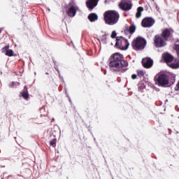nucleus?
Segmentation results:
<instances>
[{
	"label": "nucleus",
	"instance_id": "nucleus-23",
	"mask_svg": "<svg viewBox=\"0 0 179 179\" xmlns=\"http://www.w3.org/2000/svg\"><path fill=\"white\" fill-rule=\"evenodd\" d=\"M117 36V32H115V31H112V34H111V35H110V37L112 38H115V36Z\"/></svg>",
	"mask_w": 179,
	"mask_h": 179
},
{
	"label": "nucleus",
	"instance_id": "nucleus-6",
	"mask_svg": "<svg viewBox=\"0 0 179 179\" xmlns=\"http://www.w3.org/2000/svg\"><path fill=\"white\" fill-rule=\"evenodd\" d=\"M166 39H164L162 36L156 35L154 38V45L157 47V48L164 47V45H167V43H166Z\"/></svg>",
	"mask_w": 179,
	"mask_h": 179
},
{
	"label": "nucleus",
	"instance_id": "nucleus-20",
	"mask_svg": "<svg viewBox=\"0 0 179 179\" xmlns=\"http://www.w3.org/2000/svg\"><path fill=\"white\" fill-rule=\"evenodd\" d=\"M22 97H24V99H25L26 100H27V99H29V94L27 93V92H22Z\"/></svg>",
	"mask_w": 179,
	"mask_h": 179
},
{
	"label": "nucleus",
	"instance_id": "nucleus-7",
	"mask_svg": "<svg viewBox=\"0 0 179 179\" xmlns=\"http://www.w3.org/2000/svg\"><path fill=\"white\" fill-rule=\"evenodd\" d=\"M119 7L122 10H131L132 8V2L129 0H122L119 4Z\"/></svg>",
	"mask_w": 179,
	"mask_h": 179
},
{
	"label": "nucleus",
	"instance_id": "nucleus-25",
	"mask_svg": "<svg viewBox=\"0 0 179 179\" xmlns=\"http://www.w3.org/2000/svg\"><path fill=\"white\" fill-rule=\"evenodd\" d=\"M131 78H132V79H136V75L133 74Z\"/></svg>",
	"mask_w": 179,
	"mask_h": 179
},
{
	"label": "nucleus",
	"instance_id": "nucleus-5",
	"mask_svg": "<svg viewBox=\"0 0 179 179\" xmlns=\"http://www.w3.org/2000/svg\"><path fill=\"white\" fill-rule=\"evenodd\" d=\"M132 45L134 50H143L146 45V41L142 38H137L133 41Z\"/></svg>",
	"mask_w": 179,
	"mask_h": 179
},
{
	"label": "nucleus",
	"instance_id": "nucleus-16",
	"mask_svg": "<svg viewBox=\"0 0 179 179\" xmlns=\"http://www.w3.org/2000/svg\"><path fill=\"white\" fill-rule=\"evenodd\" d=\"M98 18L99 17L96 15V13H91L88 16V19L91 22H96V20H97Z\"/></svg>",
	"mask_w": 179,
	"mask_h": 179
},
{
	"label": "nucleus",
	"instance_id": "nucleus-11",
	"mask_svg": "<svg viewBox=\"0 0 179 179\" xmlns=\"http://www.w3.org/2000/svg\"><path fill=\"white\" fill-rule=\"evenodd\" d=\"M98 2L99 0H87L86 2L87 8H88L90 10H92V9H94L97 6Z\"/></svg>",
	"mask_w": 179,
	"mask_h": 179
},
{
	"label": "nucleus",
	"instance_id": "nucleus-10",
	"mask_svg": "<svg viewBox=\"0 0 179 179\" xmlns=\"http://www.w3.org/2000/svg\"><path fill=\"white\" fill-rule=\"evenodd\" d=\"M142 64L144 68H151L153 65V60L148 57L144 58L142 60Z\"/></svg>",
	"mask_w": 179,
	"mask_h": 179
},
{
	"label": "nucleus",
	"instance_id": "nucleus-8",
	"mask_svg": "<svg viewBox=\"0 0 179 179\" xmlns=\"http://www.w3.org/2000/svg\"><path fill=\"white\" fill-rule=\"evenodd\" d=\"M155 20L152 17H145L141 22L143 27H152L155 24Z\"/></svg>",
	"mask_w": 179,
	"mask_h": 179
},
{
	"label": "nucleus",
	"instance_id": "nucleus-21",
	"mask_svg": "<svg viewBox=\"0 0 179 179\" xmlns=\"http://www.w3.org/2000/svg\"><path fill=\"white\" fill-rule=\"evenodd\" d=\"M137 73L140 76H145V72H143V71L142 70H138L137 71Z\"/></svg>",
	"mask_w": 179,
	"mask_h": 179
},
{
	"label": "nucleus",
	"instance_id": "nucleus-17",
	"mask_svg": "<svg viewBox=\"0 0 179 179\" xmlns=\"http://www.w3.org/2000/svg\"><path fill=\"white\" fill-rule=\"evenodd\" d=\"M142 12H143V8L138 7L137 8V13L136 14V17L139 18L141 16H142Z\"/></svg>",
	"mask_w": 179,
	"mask_h": 179
},
{
	"label": "nucleus",
	"instance_id": "nucleus-18",
	"mask_svg": "<svg viewBox=\"0 0 179 179\" xmlns=\"http://www.w3.org/2000/svg\"><path fill=\"white\" fill-rule=\"evenodd\" d=\"M135 30H136L135 26L131 25L129 28V29L124 30V33H128V31H129L131 34H132L135 33Z\"/></svg>",
	"mask_w": 179,
	"mask_h": 179
},
{
	"label": "nucleus",
	"instance_id": "nucleus-2",
	"mask_svg": "<svg viewBox=\"0 0 179 179\" xmlns=\"http://www.w3.org/2000/svg\"><path fill=\"white\" fill-rule=\"evenodd\" d=\"M120 19V14L117 11L115 10H108L104 13V20L106 24H110L113 26V24H115L118 22Z\"/></svg>",
	"mask_w": 179,
	"mask_h": 179
},
{
	"label": "nucleus",
	"instance_id": "nucleus-4",
	"mask_svg": "<svg viewBox=\"0 0 179 179\" xmlns=\"http://www.w3.org/2000/svg\"><path fill=\"white\" fill-rule=\"evenodd\" d=\"M116 40L115 47L120 48V50H128V47H129L128 40L122 36H120V38H117Z\"/></svg>",
	"mask_w": 179,
	"mask_h": 179
},
{
	"label": "nucleus",
	"instance_id": "nucleus-26",
	"mask_svg": "<svg viewBox=\"0 0 179 179\" xmlns=\"http://www.w3.org/2000/svg\"><path fill=\"white\" fill-rule=\"evenodd\" d=\"M13 86H15V83L14 82L11 83V84H10L11 87H13Z\"/></svg>",
	"mask_w": 179,
	"mask_h": 179
},
{
	"label": "nucleus",
	"instance_id": "nucleus-15",
	"mask_svg": "<svg viewBox=\"0 0 179 179\" xmlns=\"http://www.w3.org/2000/svg\"><path fill=\"white\" fill-rule=\"evenodd\" d=\"M169 66H170V68H172L173 69H177L179 68V60L177 59L176 60V62L173 63H169L168 64Z\"/></svg>",
	"mask_w": 179,
	"mask_h": 179
},
{
	"label": "nucleus",
	"instance_id": "nucleus-14",
	"mask_svg": "<svg viewBox=\"0 0 179 179\" xmlns=\"http://www.w3.org/2000/svg\"><path fill=\"white\" fill-rule=\"evenodd\" d=\"M163 57L164 61L167 62V64H170V62H171V61H173V56L169 53L164 54Z\"/></svg>",
	"mask_w": 179,
	"mask_h": 179
},
{
	"label": "nucleus",
	"instance_id": "nucleus-13",
	"mask_svg": "<svg viewBox=\"0 0 179 179\" xmlns=\"http://www.w3.org/2000/svg\"><path fill=\"white\" fill-rule=\"evenodd\" d=\"M2 52H3L8 57H12L13 55V50L9 49V46H6L2 48Z\"/></svg>",
	"mask_w": 179,
	"mask_h": 179
},
{
	"label": "nucleus",
	"instance_id": "nucleus-12",
	"mask_svg": "<svg viewBox=\"0 0 179 179\" xmlns=\"http://www.w3.org/2000/svg\"><path fill=\"white\" fill-rule=\"evenodd\" d=\"M171 33H173V31L171 29H165L163 30L161 36H162L163 38H164V40L167 41V38L170 37V35L171 34Z\"/></svg>",
	"mask_w": 179,
	"mask_h": 179
},
{
	"label": "nucleus",
	"instance_id": "nucleus-1",
	"mask_svg": "<svg viewBox=\"0 0 179 179\" xmlns=\"http://www.w3.org/2000/svg\"><path fill=\"white\" fill-rule=\"evenodd\" d=\"M124 57L120 53H115L113 59L109 64V66L112 71H127L128 62L123 60Z\"/></svg>",
	"mask_w": 179,
	"mask_h": 179
},
{
	"label": "nucleus",
	"instance_id": "nucleus-9",
	"mask_svg": "<svg viewBox=\"0 0 179 179\" xmlns=\"http://www.w3.org/2000/svg\"><path fill=\"white\" fill-rule=\"evenodd\" d=\"M78 10L79 8H78L76 4L71 6L67 12L68 16H70V17H73L76 15V12H78Z\"/></svg>",
	"mask_w": 179,
	"mask_h": 179
},
{
	"label": "nucleus",
	"instance_id": "nucleus-3",
	"mask_svg": "<svg viewBox=\"0 0 179 179\" xmlns=\"http://www.w3.org/2000/svg\"><path fill=\"white\" fill-rule=\"evenodd\" d=\"M155 82L159 86H167L169 85V77L164 73H158L155 76Z\"/></svg>",
	"mask_w": 179,
	"mask_h": 179
},
{
	"label": "nucleus",
	"instance_id": "nucleus-27",
	"mask_svg": "<svg viewBox=\"0 0 179 179\" xmlns=\"http://www.w3.org/2000/svg\"><path fill=\"white\" fill-rule=\"evenodd\" d=\"M0 33H1V29H0Z\"/></svg>",
	"mask_w": 179,
	"mask_h": 179
},
{
	"label": "nucleus",
	"instance_id": "nucleus-19",
	"mask_svg": "<svg viewBox=\"0 0 179 179\" xmlns=\"http://www.w3.org/2000/svg\"><path fill=\"white\" fill-rule=\"evenodd\" d=\"M50 146H52V148H55L57 145V138L53 139L52 141H50Z\"/></svg>",
	"mask_w": 179,
	"mask_h": 179
},
{
	"label": "nucleus",
	"instance_id": "nucleus-24",
	"mask_svg": "<svg viewBox=\"0 0 179 179\" xmlns=\"http://www.w3.org/2000/svg\"><path fill=\"white\" fill-rule=\"evenodd\" d=\"M176 90H179V82H178V84L176 85Z\"/></svg>",
	"mask_w": 179,
	"mask_h": 179
},
{
	"label": "nucleus",
	"instance_id": "nucleus-22",
	"mask_svg": "<svg viewBox=\"0 0 179 179\" xmlns=\"http://www.w3.org/2000/svg\"><path fill=\"white\" fill-rule=\"evenodd\" d=\"M175 50H176L178 56L179 57V44H176L175 45Z\"/></svg>",
	"mask_w": 179,
	"mask_h": 179
}]
</instances>
